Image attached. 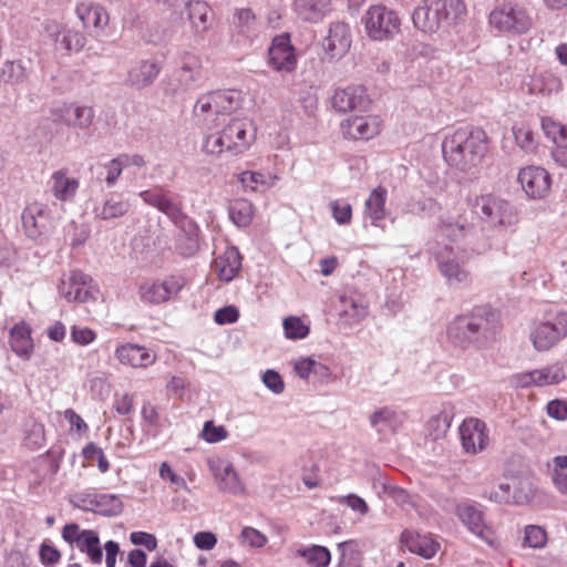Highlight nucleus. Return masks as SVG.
I'll use <instances>...</instances> for the list:
<instances>
[{"label": "nucleus", "instance_id": "nucleus-7", "mask_svg": "<svg viewBox=\"0 0 567 567\" xmlns=\"http://www.w3.org/2000/svg\"><path fill=\"white\" fill-rule=\"evenodd\" d=\"M567 338V312L549 313L529 324L528 340L536 352H548Z\"/></svg>", "mask_w": 567, "mask_h": 567}, {"label": "nucleus", "instance_id": "nucleus-9", "mask_svg": "<svg viewBox=\"0 0 567 567\" xmlns=\"http://www.w3.org/2000/svg\"><path fill=\"white\" fill-rule=\"evenodd\" d=\"M488 24L498 34L520 35L532 28L533 20L525 7L506 1L489 12Z\"/></svg>", "mask_w": 567, "mask_h": 567}, {"label": "nucleus", "instance_id": "nucleus-10", "mask_svg": "<svg viewBox=\"0 0 567 567\" xmlns=\"http://www.w3.org/2000/svg\"><path fill=\"white\" fill-rule=\"evenodd\" d=\"M362 23L373 41H389L401 32L399 14L383 4L371 6L362 16Z\"/></svg>", "mask_w": 567, "mask_h": 567}, {"label": "nucleus", "instance_id": "nucleus-26", "mask_svg": "<svg viewBox=\"0 0 567 567\" xmlns=\"http://www.w3.org/2000/svg\"><path fill=\"white\" fill-rule=\"evenodd\" d=\"M269 63L278 72H292L297 66V55L287 33L274 38L269 48Z\"/></svg>", "mask_w": 567, "mask_h": 567}, {"label": "nucleus", "instance_id": "nucleus-48", "mask_svg": "<svg viewBox=\"0 0 567 567\" xmlns=\"http://www.w3.org/2000/svg\"><path fill=\"white\" fill-rule=\"evenodd\" d=\"M540 385L559 384L567 379V361H556L538 369Z\"/></svg>", "mask_w": 567, "mask_h": 567}, {"label": "nucleus", "instance_id": "nucleus-28", "mask_svg": "<svg viewBox=\"0 0 567 567\" xmlns=\"http://www.w3.org/2000/svg\"><path fill=\"white\" fill-rule=\"evenodd\" d=\"M463 449L471 454L483 451L488 444L486 424L475 417H468L460 426Z\"/></svg>", "mask_w": 567, "mask_h": 567}, {"label": "nucleus", "instance_id": "nucleus-61", "mask_svg": "<svg viewBox=\"0 0 567 567\" xmlns=\"http://www.w3.org/2000/svg\"><path fill=\"white\" fill-rule=\"evenodd\" d=\"M240 538L244 544L251 548H262L268 542V538L265 534L249 526L241 529Z\"/></svg>", "mask_w": 567, "mask_h": 567}, {"label": "nucleus", "instance_id": "nucleus-41", "mask_svg": "<svg viewBox=\"0 0 567 567\" xmlns=\"http://www.w3.org/2000/svg\"><path fill=\"white\" fill-rule=\"evenodd\" d=\"M401 543L410 553L416 554L425 559L434 557L439 550V543L427 535H420L409 529L401 534Z\"/></svg>", "mask_w": 567, "mask_h": 567}, {"label": "nucleus", "instance_id": "nucleus-23", "mask_svg": "<svg viewBox=\"0 0 567 567\" xmlns=\"http://www.w3.org/2000/svg\"><path fill=\"white\" fill-rule=\"evenodd\" d=\"M352 43L350 25L346 22H332L328 34L322 41L323 52L329 60L343 58Z\"/></svg>", "mask_w": 567, "mask_h": 567}, {"label": "nucleus", "instance_id": "nucleus-40", "mask_svg": "<svg viewBox=\"0 0 567 567\" xmlns=\"http://www.w3.org/2000/svg\"><path fill=\"white\" fill-rule=\"evenodd\" d=\"M9 343L20 359L30 360L34 348L30 326L24 321L16 323L10 330Z\"/></svg>", "mask_w": 567, "mask_h": 567}, {"label": "nucleus", "instance_id": "nucleus-56", "mask_svg": "<svg viewBox=\"0 0 567 567\" xmlns=\"http://www.w3.org/2000/svg\"><path fill=\"white\" fill-rule=\"evenodd\" d=\"M482 497L496 504H512V485L499 483L492 489H485Z\"/></svg>", "mask_w": 567, "mask_h": 567}, {"label": "nucleus", "instance_id": "nucleus-1", "mask_svg": "<svg viewBox=\"0 0 567 567\" xmlns=\"http://www.w3.org/2000/svg\"><path fill=\"white\" fill-rule=\"evenodd\" d=\"M499 318L491 307H475L455 317L446 327L449 342L462 350L483 349L492 344L499 332Z\"/></svg>", "mask_w": 567, "mask_h": 567}, {"label": "nucleus", "instance_id": "nucleus-49", "mask_svg": "<svg viewBox=\"0 0 567 567\" xmlns=\"http://www.w3.org/2000/svg\"><path fill=\"white\" fill-rule=\"evenodd\" d=\"M229 218L237 227H246L251 223L254 206L247 199H235L229 206Z\"/></svg>", "mask_w": 567, "mask_h": 567}, {"label": "nucleus", "instance_id": "nucleus-21", "mask_svg": "<svg viewBox=\"0 0 567 567\" xmlns=\"http://www.w3.org/2000/svg\"><path fill=\"white\" fill-rule=\"evenodd\" d=\"M51 115L54 122L64 124L69 127L86 130L89 128L95 117V112L92 106L80 105L76 103H63L51 110Z\"/></svg>", "mask_w": 567, "mask_h": 567}, {"label": "nucleus", "instance_id": "nucleus-4", "mask_svg": "<svg viewBox=\"0 0 567 567\" xmlns=\"http://www.w3.org/2000/svg\"><path fill=\"white\" fill-rule=\"evenodd\" d=\"M412 13L413 25L423 33H435L443 23L462 20L466 6L463 0H421Z\"/></svg>", "mask_w": 567, "mask_h": 567}, {"label": "nucleus", "instance_id": "nucleus-17", "mask_svg": "<svg viewBox=\"0 0 567 567\" xmlns=\"http://www.w3.org/2000/svg\"><path fill=\"white\" fill-rule=\"evenodd\" d=\"M227 138V152L234 155L244 154L256 138V128L248 118H231L224 127Z\"/></svg>", "mask_w": 567, "mask_h": 567}, {"label": "nucleus", "instance_id": "nucleus-16", "mask_svg": "<svg viewBox=\"0 0 567 567\" xmlns=\"http://www.w3.org/2000/svg\"><path fill=\"white\" fill-rule=\"evenodd\" d=\"M73 504L82 511L93 512L105 517L117 516L123 511L122 499L114 494L79 493L74 495Z\"/></svg>", "mask_w": 567, "mask_h": 567}, {"label": "nucleus", "instance_id": "nucleus-39", "mask_svg": "<svg viewBox=\"0 0 567 567\" xmlns=\"http://www.w3.org/2000/svg\"><path fill=\"white\" fill-rule=\"evenodd\" d=\"M331 0H295L293 9L305 22L318 23L331 11Z\"/></svg>", "mask_w": 567, "mask_h": 567}, {"label": "nucleus", "instance_id": "nucleus-5", "mask_svg": "<svg viewBox=\"0 0 567 567\" xmlns=\"http://www.w3.org/2000/svg\"><path fill=\"white\" fill-rule=\"evenodd\" d=\"M466 206L476 218L491 228H507L517 221L515 207L507 199L492 193L468 195Z\"/></svg>", "mask_w": 567, "mask_h": 567}, {"label": "nucleus", "instance_id": "nucleus-58", "mask_svg": "<svg viewBox=\"0 0 567 567\" xmlns=\"http://www.w3.org/2000/svg\"><path fill=\"white\" fill-rule=\"evenodd\" d=\"M102 169H103V173L104 174V182L106 184L107 187H113L123 169H124V166L122 165V161L120 159V156H116L114 158H112L111 161L104 163L102 165Z\"/></svg>", "mask_w": 567, "mask_h": 567}, {"label": "nucleus", "instance_id": "nucleus-11", "mask_svg": "<svg viewBox=\"0 0 567 567\" xmlns=\"http://www.w3.org/2000/svg\"><path fill=\"white\" fill-rule=\"evenodd\" d=\"M203 80L202 62L192 54H185L179 66L172 73L168 79L165 92L175 96L197 90Z\"/></svg>", "mask_w": 567, "mask_h": 567}, {"label": "nucleus", "instance_id": "nucleus-8", "mask_svg": "<svg viewBox=\"0 0 567 567\" xmlns=\"http://www.w3.org/2000/svg\"><path fill=\"white\" fill-rule=\"evenodd\" d=\"M186 280L179 275H168L163 278H145L137 282L136 295L140 302L155 307L175 300L185 287Z\"/></svg>", "mask_w": 567, "mask_h": 567}, {"label": "nucleus", "instance_id": "nucleus-22", "mask_svg": "<svg viewBox=\"0 0 567 567\" xmlns=\"http://www.w3.org/2000/svg\"><path fill=\"white\" fill-rule=\"evenodd\" d=\"M340 131L347 140L368 141L380 133L381 121L377 115L349 116L340 123Z\"/></svg>", "mask_w": 567, "mask_h": 567}, {"label": "nucleus", "instance_id": "nucleus-59", "mask_svg": "<svg viewBox=\"0 0 567 567\" xmlns=\"http://www.w3.org/2000/svg\"><path fill=\"white\" fill-rule=\"evenodd\" d=\"M228 432L223 425H215L213 421H206L202 430V437L210 444L226 440Z\"/></svg>", "mask_w": 567, "mask_h": 567}, {"label": "nucleus", "instance_id": "nucleus-24", "mask_svg": "<svg viewBox=\"0 0 567 567\" xmlns=\"http://www.w3.org/2000/svg\"><path fill=\"white\" fill-rule=\"evenodd\" d=\"M517 181L530 198L539 199L547 195L551 186L550 174L540 166H527L519 171Z\"/></svg>", "mask_w": 567, "mask_h": 567}, {"label": "nucleus", "instance_id": "nucleus-54", "mask_svg": "<svg viewBox=\"0 0 567 567\" xmlns=\"http://www.w3.org/2000/svg\"><path fill=\"white\" fill-rule=\"evenodd\" d=\"M513 134L519 148L526 153H533L537 147V141L533 131L527 126H514Z\"/></svg>", "mask_w": 567, "mask_h": 567}, {"label": "nucleus", "instance_id": "nucleus-35", "mask_svg": "<svg viewBox=\"0 0 567 567\" xmlns=\"http://www.w3.org/2000/svg\"><path fill=\"white\" fill-rule=\"evenodd\" d=\"M212 267L219 280L224 282L234 280L241 269V256L237 247H227L214 259Z\"/></svg>", "mask_w": 567, "mask_h": 567}, {"label": "nucleus", "instance_id": "nucleus-15", "mask_svg": "<svg viewBox=\"0 0 567 567\" xmlns=\"http://www.w3.org/2000/svg\"><path fill=\"white\" fill-rule=\"evenodd\" d=\"M455 515L462 524L475 536L491 547H497L498 542L493 528L486 524L485 514L471 502L458 503L455 507Z\"/></svg>", "mask_w": 567, "mask_h": 567}, {"label": "nucleus", "instance_id": "nucleus-25", "mask_svg": "<svg viewBox=\"0 0 567 567\" xmlns=\"http://www.w3.org/2000/svg\"><path fill=\"white\" fill-rule=\"evenodd\" d=\"M47 187L48 192L55 200L60 203H72L79 192L80 181L78 177L71 175L69 168L62 167L50 175Z\"/></svg>", "mask_w": 567, "mask_h": 567}, {"label": "nucleus", "instance_id": "nucleus-18", "mask_svg": "<svg viewBox=\"0 0 567 567\" xmlns=\"http://www.w3.org/2000/svg\"><path fill=\"white\" fill-rule=\"evenodd\" d=\"M75 14L90 35L94 38L104 35L110 17L102 4L89 0L81 1L75 7Z\"/></svg>", "mask_w": 567, "mask_h": 567}, {"label": "nucleus", "instance_id": "nucleus-53", "mask_svg": "<svg viewBox=\"0 0 567 567\" xmlns=\"http://www.w3.org/2000/svg\"><path fill=\"white\" fill-rule=\"evenodd\" d=\"M547 544V533L538 525H527L524 532V546L534 549L544 548Z\"/></svg>", "mask_w": 567, "mask_h": 567}, {"label": "nucleus", "instance_id": "nucleus-50", "mask_svg": "<svg viewBox=\"0 0 567 567\" xmlns=\"http://www.w3.org/2000/svg\"><path fill=\"white\" fill-rule=\"evenodd\" d=\"M23 441L31 450H38L45 442L44 426L33 419H29L23 424Z\"/></svg>", "mask_w": 567, "mask_h": 567}, {"label": "nucleus", "instance_id": "nucleus-27", "mask_svg": "<svg viewBox=\"0 0 567 567\" xmlns=\"http://www.w3.org/2000/svg\"><path fill=\"white\" fill-rule=\"evenodd\" d=\"M208 468L220 491L234 495L245 492V485L229 461L223 458L209 460Z\"/></svg>", "mask_w": 567, "mask_h": 567}, {"label": "nucleus", "instance_id": "nucleus-31", "mask_svg": "<svg viewBox=\"0 0 567 567\" xmlns=\"http://www.w3.org/2000/svg\"><path fill=\"white\" fill-rule=\"evenodd\" d=\"M437 229L443 236L460 240L466 238L474 230V226L467 221L462 209H454L439 216Z\"/></svg>", "mask_w": 567, "mask_h": 567}, {"label": "nucleus", "instance_id": "nucleus-12", "mask_svg": "<svg viewBox=\"0 0 567 567\" xmlns=\"http://www.w3.org/2000/svg\"><path fill=\"white\" fill-rule=\"evenodd\" d=\"M62 538L71 547L85 554L91 564L100 565L102 563L103 548L95 530L82 529L78 524L71 523L62 528Z\"/></svg>", "mask_w": 567, "mask_h": 567}, {"label": "nucleus", "instance_id": "nucleus-37", "mask_svg": "<svg viewBox=\"0 0 567 567\" xmlns=\"http://www.w3.org/2000/svg\"><path fill=\"white\" fill-rule=\"evenodd\" d=\"M115 358L125 365L133 368H147L155 362V354L147 348L134 343L118 346Z\"/></svg>", "mask_w": 567, "mask_h": 567}, {"label": "nucleus", "instance_id": "nucleus-14", "mask_svg": "<svg viewBox=\"0 0 567 567\" xmlns=\"http://www.w3.org/2000/svg\"><path fill=\"white\" fill-rule=\"evenodd\" d=\"M338 315L343 324L354 326L369 315V301L364 293L353 287L344 288L338 298Z\"/></svg>", "mask_w": 567, "mask_h": 567}, {"label": "nucleus", "instance_id": "nucleus-13", "mask_svg": "<svg viewBox=\"0 0 567 567\" xmlns=\"http://www.w3.org/2000/svg\"><path fill=\"white\" fill-rule=\"evenodd\" d=\"M59 292L69 302H89L97 299L100 289L90 275L75 269L61 279Z\"/></svg>", "mask_w": 567, "mask_h": 567}, {"label": "nucleus", "instance_id": "nucleus-62", "mask_svg": "<svg viewBox=\"0 0 567 567\" xmlns=\"http://www.w3.org/2000/svg\"><path fill=\"white\" fill-rule=\"evenodd\" d=\"M71 340L82 347L89 346L96 339V333L87 327L72 326Z\"/></svg>", "mask_w": 567, "mask_h": 567}, {"label": "nucleus", "instance_id": "nucleus-2", "mask_svg": "<svg viewBox=\"0 0 567 567\" xmlns=\"http://www.w3.org/2000/svg\"><path fill=\"white\" fill-rule=\"evenodd\" d=\"M488 152V137L484 130L463 126L445 134L442 154L449 166L468 173L477 167Z\"/></svg>", "mask_w": 567, "mask_h": 567}, {"label": "nucleus", "instance_id": "nucleus-46", "mask_svg": "<svg viewBox=\"0 0 567 567\" xmlns=\"http://www.w3.org/2000/svg\"><path fill=\"white\" fill-rule=\"evenodd\" d=\"M188 18L196 32H204L209 27L212 10L207 2L196 0L187 3Z\"/></svg>", "mask_w": 567, "mask_h": 567}, {"label": "nucleus", "instance_id": "nucleus-44", "mask_svg": "<svg viewBox=\"0 0 567 567\" xmlns=\"http://www.w3.org/2000/svg\"><path fill=\"white\" fill-rule=\"evenodd\" d=\"M454 419V408L451 404H443L441 411L430 417L426 423V431L433 440H439L447 433Z\"/></svg>", "mask_w": 567, "mask_h": 567}, {"label": "nucleus", "instance_id": "nucleus-33", "mask_svg": "<svg viewBox=\"0 0 567 567\" xmlns=\"http://www.w3.org/2000/svg\"><path fill=\"white\" fill-rule=\"evenodd\" d=\"M542 128L555 147L551 152L554 161L563 167H567V127L550 117L542 118Z\"/></svg>", "mask_w": 567, "mask_h": 567}, {"label": "nucleus", "instance_id": "nucleus-19", "mask_svg": "<svg viewBox=\"0 0 567 567\" xmlns=\"http://www.w3.org/2000/svg\"><path fill=\"white\" fill-rule=\"evenodd\" d=\"M138 196L146 205L165 214L174 224H178L185 215L182 210L181 203L163 186H155L142 190Z\"/></svg>", "mask_w": 567, "mask_h": 567}, {"label": "nucleus", "instance_id": "nucleus-32", "mask_svg": "<svg viewBox=\"0 0 567 567\" xmlns=\"http://www.w3.org/2000/svg\"><path fill=\"white\" fill-rule=\"evenodd\" d=\"M50 210L42 203L29 204L21 214L22 227L25 235L31 239L39 238L47 229Z\"/></svg>", "mask_w": 567, "mask_h": 567}, {"label": "nucleus", "instance_id": "nucleus-47", "mask_svg": "<svg viewBox=\"0 0 567 567\" xmlns=\"http://www.w3.org/2000/svg\"><path fill=\"white\" fill-rule=\"evenodd\" d=\"M295 554L296 556L305 558L307 564L311 567H327L331 561L329 549L320 545L298 548Z\"/></svg>", "mask_w": 567, "mask_h": 567}, {"label": "nucleus", "instance_id": "nucleus-6", "mask_svg": "<svg viewBox=\"0 0 567 567\" xmlns=\"http://www.w3.org/2000/svg\"><path fill=\"white\" fill-rule=\"evenodd\" d=\"M239 106V94L235 91H213L202 94L194 107L193 115L198 125L207 130L216 128L225 116Z\"/></svg>", "mask_w": 567, "mask_h": 567}, {"label": "nucleus", "instance_id": "nucleus-38", "mask_svg": "<svg viewBox=\"0 0 567 567\" xmlns=\"http://www.w3.org/2000/svg\"><path fill=\"white\" fill-rule=\"evenodd\" d=\"M47 32L54 38L56 44H60L68 52L81 51L85 43V35L69 27H60L56 23H49L47 25Z\"/></svg>", "mask_w": 567, "mask_h": 567}, {"label": "nucleus", "instance_id": "nucleus-60", "mask_svg": "<svg viewBox=\"0 0 567 567\" xmlns=\"http://www.w3.org/2000/svg\"><path fill=\"white\" fill-rule=\"evenodd\" d=\"M332 217L339 225H349L352 219V207L347 202L332 200L330 203Z\"/></svg>", "mask_w": 567, "mask_h": 567}, {"label": "nucleus", "instance_id": "nucleus-36", "mask_svg": "<svg viewBox=\"0 0 567 567\" xmlns=\"http://www.w3.org/2000/svg\"><path fill=\"white\" fill-rule=\"evenodd\" d=\"M130 210V203L121 194L110 193L93 207L96 219L109 221L121 218Z\"/></svg>", "mask_w": 567, "mask_h": 567}, {"label": "nucleus", "instance_id": "nucleus-29", "mask_svg": "<svg viewBox=\"0 0 567 567\" xmlns=\"http://www.w3.org/2000/svg\"><path fill=\"white\" fill-rule=\"evenodd\" d=\"M161 71L162 65L156 59L140 60L128 69L125 83L133 89L143 90L155 82Z\"/></svg>", "mask_w": 567, "mask_h": 567}, {"label": "nucleus", "instance_id": "nucleus-34", "mask_svg": "<svg viewBox=\"0 0 567 567\" xmlns=\"http://www.w3.org/2000/svg\"><path fill=\"white\" fill-rule=\"evenodd\" d=\"M178 227V233L175 237V251L183 257H192L199 249V228L186 215L183 219L175 224Z\"/></svg>", "mask_w": 567, "mask_h": 567}, {"label": "nucleus", "instance_id": "nucleus-64", "mask_svg": "<svg viewBox=\"0 0 567 567\" xmlns=\"http://www.w3.org/2000/svg\"><path fill=\"white\" fill-rule=\"evenodd\" d=\"M340 503L347 505L354 513L365 516L369 513L368 503L357 494H348L340 497Z\"/></svg>", "mask_w": 567, "mask_h": 567}, {"label": "nucleus", "instance_id": "nucleus-63", "mask_svg": "<svg viewBox=\"0 0 567 567\" xmlns=\"http://www.w3.org/2000/svg\"><path fill=\"white\" fill-rule=\"evenodd\" d=\"M159 476L163 480H168L174 486V491L177 492L178 489H184L186 492H189V487L186 483V481L177 475L172 467L168 465V463L163 462L159 466Z\"/></svg>", "mask_w": 567, "mask_h": 567}, {"label": "nucleus", "instance_id": "nucleus-20", "mask_svg": "<svg viewBox=\"0 0 567 567\" xmlns=\"http://www.w3.org/2000/svg\"><path fill=\"white\" fill-rule=\"evenodd\" d=\"M371 100L362 85L337 87L331 96L332 109L338 113L367 111Z\"/></svg>", "mask_w": 567, "mask_h": 567}, {"label": "nucleus", "instance_id": "nucleus-30", "mask_svg": "<svg viewBox=\"0 0 567 567\" xmlns=\"http://www.w3.org/2000/svg\"><path fill=\"white\" fill-rule=\"evenodd\" d=\"M405 421L406 413L393 406H382L369 417L370 425L382 436L395 434Z\"/></svg>", "mask_w": 567, "mask_h": 567}, {"label": "nucleus", "instance_id": "nucleus-3", "mask_svg": "<svg viewBox=\"0 0 567 567\" xmlns=\"http://www.w3.org/2000/svg\"><path fill=\"white\" fill-rule=\"evenodd\" d=\"M487 244H478L473 247H460L451 245H437L433 250L434 259L440 274L451 287H466L472 282L471 271L466 264L475 256L488 250Z\"/></svg>", "mask_w": 567, "mask_h": 567}, {"label": "nucleus", "instance_id": "nucleus-57", "mask_svg": "<svg viewBox=\"0 0 567 567\" xmlns=\"http://www.w3.org/2000/svg\"><path fill=\"white\" fill-rule=\"evenodd\" d=\"M538 369L515 373L509 378L513 388L524 389L529 386H542Z\"/></svg>", "mask_w": 567, "mask_h": 567}, {"label": "nucleus", "instance_id": "nucleus-45", "mask_svg": "<svg viewBox=\"0 0 567 567\" xmlns=\"http://www.w3.org/2000/svg\"><path fill=\"white\" fill-rule=\"evenodd\" d=\"M239 183L250 190H257L259 187L269 189L279 181V176L269 172L245 171L238 175Z\"/></svg>", "mask_w": 567, "mask_h": 567}, {"label": "nucleus", "instance_id": "nucleus-51", "mask_svg": "<svg viewBox=\"0 0 567 567\" xmlns=\"http://www.w3.org/2000/svg\"><path fill=\"white\" fill-rule=\"evenodd\" d=\"M512 489V504L527 505L535 497L536 489L529 478L515 480Z\"/></svg>", "mask_w": 567, "mask_h": 567}, {"label": "nucleus", "instance_id": "nucleus-43", "mask_svg": "<svg viewBox=\"0 0 567 567\" xmlns=\"http://www.w3.org/2000/svg\"><path fill=\"white\" fill-rule=\"evenodd\" d=\"M30 60L6 61L0 70V83L20 85L29 80L31 73Z\"/></svg>", "mask_w": 567, "mask_h": 567}, {"label": "nucleus", "instance_id": "nucleus-55", "mask_svg": "<svg viewBox=\"0 0 567 567\" xmlns=\"http://www.w3.org/2000/svg\"><path fill=\"white\" fill-rule=\"evenodd\" d=\"M285 336L291 340L305 339L309 334V327L298 317H288L284 320Z\"/></svg>", "mask_w": 567, "mask_h": 567}, {"label": "nucleus", "instance_id": "nucleus-42", "mask_svg": "<svg viewBox=\"0 0 567 567\" xmlns=\"http://www.w3.org/2000/svg\"><path fill=\"white\" fill-rule=\"evenodd\" d=\"M386 198L388 190L382 186H378L371 190L369 197L365 199L364 216L369 218L371 224L375 227H379L380 223L385 218Z\"/></svg>", "mask_w": 567, "mask_h": 567}, {"label": "nucleus", "instance_id": "nucleus-52", "mask_svg": "<svg viewBox=\"0 0 567 567\" xmlns=\"http://www.w3.org/2000/svg\"><path fill=\"white\" fill-rule=\"evenodd\" d=\"M227 143L225 131L221 128L203 137L202 151L207 155L219 156L221 153L227 152Z\"/></svg>", "mask_w": 567, "mask_h": 567}]
</instances>
